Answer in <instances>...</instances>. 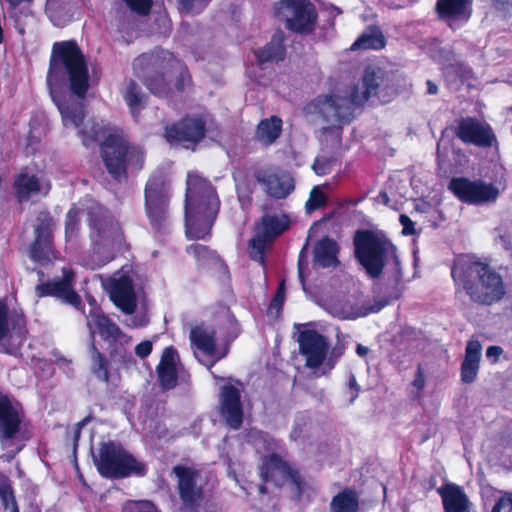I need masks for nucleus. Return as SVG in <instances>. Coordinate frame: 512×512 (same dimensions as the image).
I'll list each match as a JSON object with an SVG mask.
<instances>
[{
	"label": "nucleus",
	"instance_id": "41",
	"mask_svg": "<svg viewBox=\"0 0 512 512\" xmlns=\"http://www.w3.org/2000/svg\"><path fill=\"white\" fill-rule=\"evenodd\" d=\"M271 243L272 241L255 231V235L248 241V254L250 259L265 267L266 250Z\"/></svg>",
	"mask_w": 512,
	"mask_h": 512
},
{
	"label": "nucleus",
	"instance_id": "22",
	"mask_svg": "<svg viewBox=\"0 0 512 512\" xmlns=\"http://www.w3.org/2000/svg\"><path fill=\"white\" fill-rule=\"evenodd\" d=\"M107 290L112 303L124 314L131 315L136 311L137 295L134 281L129 274L111 277Z\"/></svg>",
	"mask_w": 512,
	"mask_h": 512
},
{
	"label": "nucleus",
	"instance_id": "36",
	"mask_svg": "<svg viewBox=\"0 0 512 512\" xmlns=\"http://www.w3.org/2000/svg\"><path fill=\"white\" fill-rule=\"evenodd\" d=\"M386 40L377 26H370L368 31L362 33L352 44V50H379L385 47Z\"/></svg>",
	"mask_w": 512,
	"mask_h": 512
},
{
	"label": "nucleus",
	"instance_id": "40",
	"mask_svg": "<svg viewBox=\"0 0 512 512\" xmlns=\"http://www.w3.org/2000/svg\"><path fill=\"white\" fill-rule=\"evenodd\" d=\"M191 342L206 355L213 356L216 353L215 332L208 333L202 329H193L190 333Z\"/></svg>",
	"mask_w": 512,
	"mask_h": 512
},
{
	"label": "nucleus",
	"instance_id": "56",
	"mask_svg": "<svg viewBox=\"0 0 512 512\" xmlns=\"http://www.w3.org/2000/svg\"><path fill=\"white\" fill-rule=\"evenodd\" d=\"M491 512H512V491L502 495L496 501Z\"/></svg>",
	"mask_w": 512,
	"mask_h": 512
},
{
	"label": "nucleus",
	"instance_id": "2",
	"mask_svg": "<svg viewBox=\"0 0 512 512\" xmlns=\"http://www.w3.org/2000/svg\"><path fill=\"white\" fill-rule=\"evenodd\" d=\"M398 94L395 77L379 68L367 67L362 77V91L354 86L349 97L327 94L318 95L308 105L307 110L317 113L327 122L337 125L322 128L323 134H335L341 143L343 125L349 124L354 119L356 106L363 105L366 101L375 98L381 104L390 103Z\"/></svg>",
	"mask_w": 512,
	"mask_h": 512
},
{
	"label": "nucleus",
	"instance_id": "59",
	"mask_svg": "<svg viewBox=\"0 0 512 512\" xmlns=\"http://www.w3.org/2000/svg\"><path fill=\"white\" fill-rule=\"evenodd\" d=\"M399 222L402 225L403 235H414L416 233L415 223L411 220V218L408 215L401 214L399 217Z\"/></svg>",
	"mask_w": 512,
	"mask_h": 512
},
{
	"label": "nucleus",
	"instance_id": "21",
	"mask_svg": "<svg viewBox=\"0 0 512 512\" xmlns=\"http://www.w3.org/2000/svg\"><path fill=\"white\" fill-rule=\"evenodd\" d=\"M24 412L18 403L0 393V444L8 446L9 442L17 437L23 422Z\"/></svg>",
	"mask_w": 512,
	"mask_h": 512
},
{
	"label": "nucleus",
	"instance_id": "6",
	"mask_svg": "<svg viewBox=\"0 0 512 512\" xmlns=\"http://www.w3.org/2000/svg\"><path fill=\"white\" fill-rule=\"evenodd\" d=\"M93 463L99 475L106 479L144 477L148 472L145 462L138 460L120 442L113 440L99 443L97 453L93 454Z\"/></svg>",
	"mask_w": 512,
	"mask_h": 512
},
{
	"label": "nucleus",
	"instance_id": "45",
	"mask_svg": "<svg viewBox=\"0 0 512 512\" xmlns=\"http://www.w3.org/2000/svg\"><path fill=\"white\" fill-rule=\"evenodd\" d=\"M156 372L159 384L164 391L174 389L178 383L177 366L157 365Z\"/></svg>",
	"mask_w": 512,
	"mask_h": 512
},
{
	"label": "nucleus",
	"instance_id": "54",
	"mask_svg": "<svg viewBox=\"0 0 512 512\" xmlns=\"http://www.w3.org/2000/svg\"><path fill=\"white\" fill-rule=\"evenodd\" d=\"M6 2L8 3L7 12L9 14V17L13 19L15 25L18 26L21 24V16L23 14L20 9V5L22 3L31 4L33 0H6Z\"/></svg>",
	"mask_w": 512,
	"mask_h": 512
},
{
	"label": "nucleus",
	"instance_id": "30",
	"mask_svg": "<svg viewBox=\"0 0 512 512\" xmlns=\"http://www.w3.org/2000/svg\"><path fill=\"white\" fill-rule=\"evenodd\" d=\"M338 252L339 247L337 242L325 236L315 245L314 264L322 268L335 267L340 264L337 258Z\"/></svg>",
	"mask_w": 512,
	"mask_h": 512
},
{
	"label": "nucleus",
	"instance_id": "5",
	"mask_svg": "<svg viewBox=\"0 0 512 512\" xmlns=\"http://www.w3.org/2000/svg\"><path fill=\"white\" fill-rule=\"evenodd\" d=\"M353 245L356 260L370 278H379L389 261L399 276L401 263L398 249L389 238L372 230L359 229L354 234Z\"/></svg>",
	"mask_w": 512,
	"mask_h": 512
},
{
	"label": "nucleus",
	"instance_id": "9",
	"mask_svg": "<svg viewBox=\"0 0 512 512\" xmlns=\"http://www.w3.org/2000/svg\"><path fill=\"white\" fill-rule=\"evenodd\" d=\"M274 12L288 31L308 35L316 28L318 12L310 0H279L274 4Z\"/></svg>",
	"mask_w": 512,
	"mask_h": 512
},
{
	"label": "nucleus",
	"instance_id": "31",
	"mask_svg": "<svg viewBox=\"0 0 512 512\" xmlns=\"http://www.w3.org/2000/svg\"><path fill=\"white\" fill-rule=\"evenodd\" d=\"M90 371L99 380L106 384L110 382V368L111 361L113 359L110 356H106L96 346L94 338L92 339L90 346Z\"/></svg>",
	"mask_w": 512,
	"mask_h": 512
},
{
	"label": "nucleus",
	"instance_id": "3",
	"mask_svg": "<svg viewBox=\"0 0 512 512\" xmlns=\"http://www.w3.org/2000/svg\"><path fill=\"white\" fill-rule=\"evenodd\" d=\"M455 295L464 293L478 306H492L506 295L502 275L489 263L470 255L457 257L451 266Z\"/></svg>",
	"mask_w": 512,
	"mask_h": 512
},
{
	"label": "nucleus",
	"instance_id": "49",
	"mask_svg": "<svg viewBox=\"0 0 512 512\" xmlns=\"http://www.w3.org/2000/svg\"><path fill=\"white\" fill-rule=\"evenodd\" d=\"M9 327L19 338H26L28 330L24 313L13 311L9 314Z\"/></svg>",
	"mask_w": 512,
	"mask_h": 512
},
{
	"label": "nucleus",
	"instance_id": "58",
	"mask_svg": "<svg viewBox=\"0 0 512 512\" xmlns=\"http://www.w3.org/2000/svg\"><path fill=\"white\" fill-rule=\"evenodd\" d=\"M177 350L173 346H168L163 350L161 359L158 365L162 366H176Z\"/></svg>",
	"mask_w": 512,
	"mask_h": 512
},
{
	"label": "nucleus",
	"instance_id": "34",
	"mask_svg": "<svg viewBox=\"0 0 512 512\" xmlns=\"http://www.w3.org/2000/svg\"><path fill=\"white\" fill-rule=\"evenodd\" d=\"M13 187L19 202L27 201L32 194H38L41 191L40 180L37 175H29L26 172H20L17 175Z\"/></svg>",
	"mask_w": 512,
	"mask_h": 512
},
{
	"label": "nucleus",
	"instance_id": "61",
	"mask_svg": "<svg viewBox=\"0 0 512 512\" xmlns=\"http://www.w3.org/2000/svg\"><path fill=\"white\" fill-rule=\"evenodd\" d=\"M1 504L4 510H9V512H20L15 493H13V500H10V497H5L1 499Z\"/></svg>",
	"mask_w": 512,
	"mask_h": 512
},
{
	"label": "nucleus",
	"instance_id": "29",
	"mask_svg": "<svg viewBox=\"0 0 512 512\" xmlns=\"http://www.w3.org/2000/svg\"><path fill=\"white\" fill-rule=\"evenodd\" d=\"M254 54L260 66L283 61L286 56L283 36L280 34L273 35L271 40L262 48L255 50Z\"/></svg>",
	"mask_w": 512,
	"mask_h": 512
},
{
	"label": "nucleus",
	"instance_id": "19",
	"mask_svg": "<svg viewBox=\"0 0 512 512\" xmlns=\"http://www.w3.org/2000/svg\"><path fill=\"white\" fill-rule=\"evenodd\" d=\"M436 19L452 31L468 24L473 14L472 0H436L434 6Z\"/></svg>",
	"mask_w": 512,
	"mask_h": 512
},
{
	"label": "nucleus",
	"instance_id": "57",
	"mask_svg": "<svg viewBox=\"0 0 512 512\" xmlns=\"http://www.w3.org/2000/svg\"><path fill=\"white\" fill-rule=\"evenodd\" d=\"M14 488L8 476L0 472V500L5 497H10L13 500Z\"/></svg>",
	"mask_w": 512,
	"mask_h": 512
},
{
	"label": "nucleus",
	"instance_id": "17",
	"mask_svg": "<svg viewBox=\"0 0 512 512\" xmlns=\"http://www.w3.org/2000/svg\"><path fill=\"white\" fill-rule=\"evenodd\" d=\"M75 272L72 268L64 267L62 277H54L35 287L38 298L53 297L75 308L82 306V299L74 289Z\"/></svg>",
	"mask_w": 512,
	"mask_h": 512
},
{
	"label": "nucleus",
	"instance_id": "37",
	"mask_svg": "<svg viewBox=\"0 0 512 512\" xmlns=\"http://www.w3.org/2000/svg\"><path fill=\"white\" fill-rule=\"evenodd\" d=\"M288 228V222L281 220L277 216L266 215L261 218L260 225L256 227V232L270 241H274Z\"/></svg>",
	"mask_w": 512,
	"mask_h": 512
},
{
	"label": "nucleus",
	"instance_id": "26",
	"mask_svg": "<svg viewBox=\"0 0 512 512\" xmlns=\"http://www.w3.org/2000/svg\"><path fill=\"white\" fill-rule=\"evenodd\" d=\"M436 491L441 497L444 512H471L472 503L459 485L449 482Z\"/></svg>",
	"mask_w": 512,
	"mask_h": 512
},
{
	"label": "nucleus",
	"instance_id": "32",
	"mask_svg": "<svg viewBox=\"0 0 512 512\" xmlns=\"http://www.w3.org/2000/svg\"><path fill=\"white\" fill-rule=\"evenodd\" d=\"M237 198L242 206H250L256 188L255 179L247 171L239 170L233 173Z\"/></svg>",
	"mask_w": 512,
	"mask_h": 512
},
{
	"label": "nucleus",
	"instance_id": "4",
	"mask_svg": "<svg viewBox=\"0 0 512 512\" xmlns=\"http://www.w3.org/2000/svg\"><path fill=\"white\" fill-rule=\"evenodd\" d=\"M220 209L216 188L197 172H188L185 191V234L189 240L206 239Z\"/></svg>",
	"mask_w": 512,
	"mask_h": 512
},
{
	"label": "nucleus",
	"instance_id": "16",
	"mask_svg": "<svg viewBox=\"0 0 512 512\" xmlns=\"http://www.w3.org/2000/svg\"><path fill=\"white\" fill-rule=\"evenodd\" d=\"M206 123L200 116L186 115L178 121L166 125L164 137L169 143L194 149L206 136Z\"/></svg>",
	"mask_w": 512,
	"mask_h": 512
},
{
	"label": "nucleus",
	"instance_id": "28",
	"mask_svg": "<svg viewBox=\"0 0 512 512\" xmlns=\"http://www.w3.org/2000/svg\"><path fill=\"white\" fill-rule=\"evenodd\" d=\"M283 130V122L279 116L272 115L260 120L257 124L254 139L264 147L274 144Z\"/></svg>",
	"mask_w": 512,
	"mask_h": 512
},
{
	"label": "nucleus",
	"instance_id": "50",
	"mask_svg": "<svg viewBox=\"0 0 512 512\" xmlns=\"http://www.w3.org/2000/svg\"><path fill=\"white\" fill-rule=\"evenodd\" d=\"M287 480H289L294 487L296 500L300 501L307 489L305 479L301 476L298 469L293 468Z\"/></svg>",
	"mask_w": 512,
	"mask_h": 512
},
{
	"label": "nucleus",
	"instance_id": "38",
	"mask_svg": "<svg viewBox=\"0 0 512 512\" xmlns=\"http://www.w3.org/2000/svg\"><path fill=\"white\" fill-rule=\"evenodd\" d=\"M123 98L129 107L130 113L137 118L145 106L146 96L142 93L140 86L134 81L128 82Z\"/></svg>",
	"mask_w": 512,
	"mask_h": 512
},
{
	"label": "nucleus",
	"instance_id": "10",
	"mask_svg": "<svg viewBox=\"0 0 512 512\" xmlns=\"http://www.w3.org/2000/svg\"><path fill=\"white\" fill-rule=\"evenodd\" d=\"M87 225L93 251L99 250L104 244H120L124 240L120 223L100 204L87 209Z\"/></svg>",
	"mask_w": 512,
	"mask_h": 512
},
{
	"label": "nucleus",
	"instance_id": "25",
	"mask_svg": "<svg viewBox=\"0 0 512 512\" xmlns=\"http://www.w3.org/2000/svg\"><path fill=\"white\" fill-rule=\"evenodd\" d=\"M259 470L264 483H273L280 487L287 480L293 467L280 455L272 452L263 456Z\"/></svg>",
	"mask_w": 512,
	"mask_h": 512
},
{
	"label": "nucleus",
	"instance_id": "47",
	"mask_svg": "<svg viewBox=\"0 0 512 512\" xmlns=\"http://www.w3.org/2000/svg\"><path fill=\"white\" fill-rule=\"evenodd\" d=\"M121 512H159L150 500H127L121 507Z\"/></svg>",
	"mask_w": 512,
	"mask_h": 512
},
{
	"label": "nucleus",
	"instance_id": "24",
	"mask_svg": "<svg viewBox=\"0 0 512 512\" xmlns=\"http://www.w3.org/2000/svg\"><path fill=\"white\" fill-rule=\"evenodd\" d=\"M456 135L462 142L480 147H490L496 139L491 127L481 124L474 117L461 118Z\"/></svg>",
	"mask_w": 512,
	"mask_h": 512
},
{
	"label": "nucleus",
	"instance_id": "7",
	"mask_svg": "<svg viewBox=\"0 0 512 512\" xmlns=\"http://www.w3.org/2000/svg\"><path fill=\"white\" fill-rule=\"evenodd\" d=\"M100 153L107 172L118 183L127 181L130 166L138 171L144 164V153L119 132L105 137L100 143Z\"/></svg>",
	"mask_w": 512,
	"mask_h": 512
},
{
	"label": "nucleus",
	"instance_id": "46",
	"mask_svg": "<svg viewBox=\"0 0 512 512\" xmlns=\"http://www.w3.org/2000/svg\"><path fill=\"white\" fill-rule=\"evenodd\" d=\"M285 303V281H280L276 293L273 296L268 308L267 315L277 319L280 317Z\"/></svg>",
	"mask_w": 512,
	"mask_h": 512
},
{
	"label": "nucleus",
	"instance_id": "48",
	"mask_svg": "<svg viewBox=\"0 0 512 512\" xmlns=\"http://www.w3.org/2000/svg\"><path fill=\"white\" fill-rule=\"evenodd\" d=\"M224 331V340L227 344L235 341L242 333L241 325L233 312L228 310L227 324Z\"/></svg>",
	"mask_w": 512,
	"mask_h": 512
},
{
	"label": "nucleus",
	"instance_id": "20",
	"mask_svg": "<svg viewBox=\"0 0 512 512\" xmlns=\"http://www.w3.org/2000/svg\"><path fill=\"white\" fill-rule=\"evenodd\" d=\"M299 352L305 357V366L319 368L326 359L329 344L327 338L314 329L303 330L298 335Z\"/></svg>",
	"mask_w": 512,
	"mask_h": 512
},
{
	"label": "nucleus",
	"instance_id": "52",
	"mask_svg": "<svg viewBox=\"0 0 512 512\" xmlns=\"http://www.w3.org/2000/svg\"><path fill=\"white\" fill-rule=\"evenodd\" d=\"M180 67L179 74L174 83L175 89L178 92H183L186 86L192 84V77L188 70V67L181 61H177Z\"/></svg>",
	"mask_w": 512,
	"mask_h": 512
},
{
	"label": "nucleus",
	"instance_id": "12",
	"mask_svg": "<svg viewBox=\"0 0 512 512\" xmlns=\"http://www.w3.org/2000/svg\"><path fill=\"white\" fill-rule=\"evenodd\" d=\"M56 222L49 211H40L35 220L34 239L30 244V258L37 263H47L56 258L53 231Z\"/></svg>",
	"mask_w": 512,
	"mask_h": 512
},
{
	"label": "nucleus",
	"instance_id": "42",
	"mask_svg": "<svg viewBox=\"0 0 512 512\" xmlns=\"http://www.w3.org/2000/svg\"><path fill=\"white\" fill-rule=\"evenodd\" d=\"M186 253L194 257L198 267H204L218 258L215 250H212L207 245L199 243H193L187 246Z\"/></svg>",
	"mask_w": 512,
	"mask_h": 512
},
{
	"label": "nucleus",
	"instance_id": "18",
	"mask_svg": "<svg viewBox=\"0 0 512 512\" xmlns=\"http://www.w3.org/2000/svg\"><path fill=\"white\" fill-rule=\"evenodd\" d=\"M93 321L101 338L108 343L110 358L127 363L132 356L124 347V343H127L130 337H127L121 328L104 313L94 315Z\"/></svg>",
	"mask_w": 512,
	"mask_h": 512
},
{
	"label": "nucleus",
	"instance_id": "23",
	"mask_svg": "<svg viewBox=\"0 0 512 512\" xmlns=\"http://www.w3.org/2000/svg\"><path fill=\"white\" fill-rule=\"evenodd\" d=\"M219 397L221 417L229 428L238 430L244 419L240 390L231 384L224 385L220 389Z\"/></svg>",
	"mask_w": 512,
	"mask_h": 512
},
{
	"label": "nucleus",
	"instance_id": "60",
	"mask_svg": "<svg viewBox=\"0 0 512 512\" xmlns=\"http://www.w3.org/2000/svg\"><path fill=\"white\" fill-rule=\"evenodd\" d=\"M152 349V342L149 340H144L135 346V354L139 358L145 359L151 354Z\"/></svg>",
	"mask_w": 512,
	"mask_h": 512
},
{
	"label": "nucleus",
	"instance_id": "51",
	"mask_svg": "<svg viewBox=\"0 0 512 512\" xmlns=\"http://www.w3.org/2000/svg\"><path fill=\"white\" fill-rule=\"evenodd\" d=\"M327 203V198L324 192L320 190L318 186L313 187L310 192L309 199L306 202V209L308 211H314L321 207H324Z\"/></svg>",
	"mask_w": 512,
	"mask_h": 512
},
{
	"label": "nucleus",
	"instance_id": "27",
	"mask_svg": "<svg viewBox=\"0 0 512 512\" xmlns=\"http://www.w3.org/2000/svg\"><path fill=\"white\" fill-rule=\"evenodd\" d=\"M482 346L478 340H469L465 348V356L460 368L461 381L473 383L480 369Z\"/></svg>",
	"mask_w": 512,
	"mask_h": 512
},
{
	"label": "nucleus",
	"instance_id": "39",
	"mask_svg": "<svg viewBox=\"0 0 512 512\" xmlns=\"http://www.w3.org/2000/svg\"><path fill=\"white\" fill-rule=\"evenodd\" d=\"M82 210L73 204L65 215L64 234L65 241L72 242L79 238L81 232Z\"/></svg>",
	"mask_w": 512,
	"mask_h": 512
},
{
	"label": "nucleus",
	"instance_id": "55",
	"mask_svg": "<svg viewBox=\"0 0 512 512\" xmlns=\"http://www.w3.org/2000/svg\"><path fill=\"white\" fill-rule=\"evenodd\" d=\"M212 0H177L180 10L186 14L195 9L203 10Z\"/></svg>",
	"mask_w": 512,
	"mask_h": 512
},
{
	"label": "nucleus",
	"instance_id": "13",
	"mask_svg": "<svg viewBox=\"0 0 512 512\" xmlns=\"http://www.w3.org/2000/svg\"><path fill=\"white\" fill-rule=\"evenodd\" d=\"M448 190L462 203L480 205L494 202L499 196V190L492 183L471 180L467 177H453L447 186Z\"/></svg>",
	"mask_w": 512,
	"mask_h": 512
},
{
	"label": "nucleus",
	"instance_id": "62",
	"mask_svg": "<svg viewBox=\"0 0 512 512\" xmlns=\"http://www.w3.org/2000/svg\"><path fill=\"white\" fill-rule=\"evenodd\" d=\"M503 353V349L500 346L492 345L489 346L486 350V357L488 359H493V363H496L498 361V358Z\"/></svg>",
	"mask_w": 512,
	"mask_h": 512
},
{
	"label": "nucleus",
	"instance_id": "14",
	"mask_svg": "<svg viewBox=\"0 0 512 512\" xmlns=\"http://www.w3.org/2000/svg\"><path fill=\"white\" fill-rule=\"evenodd\" d=\"M253 177L265 194L275 200L286 199L295 189L293 176L274 165L254 167Z\"/></svg>",
	"mask_w": 512,
	"mask_h": 512
},
{
	"label": "nucleus",
	"instance_id": "11",
	"mask_svg": "<svg viewBox=\"0 0 512 512\" xmlns=\"http://www.w3.org/2000/svg\"><path fill=\"white\" fill-rule=\"evenodd\" d=\"M165 68L166 59L159 53H143L133 61L135 75L158 97H168L171 92L164 75Z\"/></svg>",
	"mask_w": 512,
	"mask_h": 512
},
{
	"label": "nucleus",
	"instance_id": "8",
	"mask_svg": "<svg viewBox=\"0 0 512 512\" xmlns=\"http://www.w3.org/2000/svg\"><path fill=\"white\" fill-rule=\"evenodd\" d=\"M170 183L162 173L149 177L144 188V208L149 224L156 234H165L170 227Z\"/></svg>",
	"mask_w": 512,
	"mask_h": 512
},
{
	"label": "nucleus",
	"instance_id": "64",
	"mask_svg": "<svg viewBox=\"0 0 512 512\" xmlns=\"http://www.w3.org/2000/svg\"><path fill=\"white\" fill-rule=\"evenodd\" d=\"M304 427H305V423H299V422H296L293 427H292V430H291V433H290V438L292 440H297L299 439L301 436H302V433L304 431Z\"/></svg>",
	"mask_w": 512,
	"mask_h": 512
},
{
	"label": "nucleus",
	"instance_id": "44",
	"mask_svg": "<svg viewBox=\"0 0 512 512\" xmlns=\"http://www.w3.org/2000/svg\"><path fill=\"white\" fill-rule=\"evenodd\" d=\"M426 387V375L421 363L417 365L414 379L407 388V395L412 401H420L422 399L424 389Z\"/></svg>",
	"mask_w": 512,
	"mask_h": 512
},
{
	"label": "nucleus",
	"instance_id": "33",
	"mask_svg": "<svg viewBox=\"0 0 512 512\" xmlns=\"http://www.w3.org/2000/svg\"><path fill=\"white\" fill-rule=\"evenodd\" d=\"M84 117H86L85 113ZM84 120L85 118H83L79 126H76L72 123H68L66 126L71 125L78 129V135L80 136L82 144L85 147L95 145L101 138L105 139V137L107 136V128L105 126L94 120H88L86 122H84Z\"/></svg>",
	"mask_w": 512,
	"mask_h": 512
},
{
	"label": "nucleus",
	"instance_id": "53",
	"mask_svg": "<svg viewBox=\"0 0 512 512\" xmlns=\"http://www.w3.org/2000/svg\"><path fill=\"white\" fill-rule=\"evenodd\" d=\"M122 1L132 12H135L141 16L148 15L152 8V5H153L152 0H122Z\"/></svg>",
	"mask_w": 512,
	"mask_h": 512
},
{
	"label": "nucleus",
	"instance_id": "43",
	"mask_svg": "<svg viewBox=\"0 0 512 512\" xmlns=\"http://www.w3.org/2000/svg\"><path fill=\"white\" fill-rule=\"evenodd\" d=\"M10 335L9 308L5 300L0 299V352L12 355L13 348L3 341Z\"/></svg>",
	"mask_w": 512,
	"mask_h": 512
},
{
	"label": "nucleus",
	"instance_id": "15",
	"mask_svg": "<svg viewBox=\"0 0 512 512\" xmlns=\"http://www.w3.org/2000/svg\"><path fill=\"white\" fill-rule=\"evenodd\" d=\"M172 473L177 477V493L184 512H198L204 500V489L197 484L199 471L193 467L176 465Z\"/></svg>",
	"mask_w": 512,
	"mask_h": 512
},
{
	"label": "nucleus",
	"instance_id": "35",
	"mask_svg": "<svg viewBox=\"0 0 512 512\" xmlns=\"http://www.w3.org/2000/svg\"><path fill=\"white\" fill-rule=\"evenodd\" d=\"M331 512H358L359 495L353 488L346 487L332 497Z\"/></svg>",
	"mask_w": 512,
	"mask_h": 512
},
{
	"label": "nucleus",
	"instance_id": "63",
	"mask_svg": "<svg viewBox=\"0 0 512 512\" xmlns=\"http://www.w3.org/2000/svg\"><path fill=\"white\" fill-rule=\"evenodd\" d=\"M348 386L351 391L350 403H353L360 392V387L354 375H351V377L349 378Z\"/></svg>",
	"mask_w": 512,
	"mask_h": 512
},
{
	"label": "nucleus",
	"instance_id": "1",
	"mask_svg": "<svg viewBox=\"0 0 512 512\" xmlns=\"http://www.w3.org/2000/svg\"><path fill=\"white\" fill-rule=\"evenodd\" d=\"M84 53L74 39L55 42L49 58L46 83L63 124L79 126L84 118V98L90 88Z\"/></svg>",
	"mask_w": 512,
	"mask_h": 512
}]
</instances>
